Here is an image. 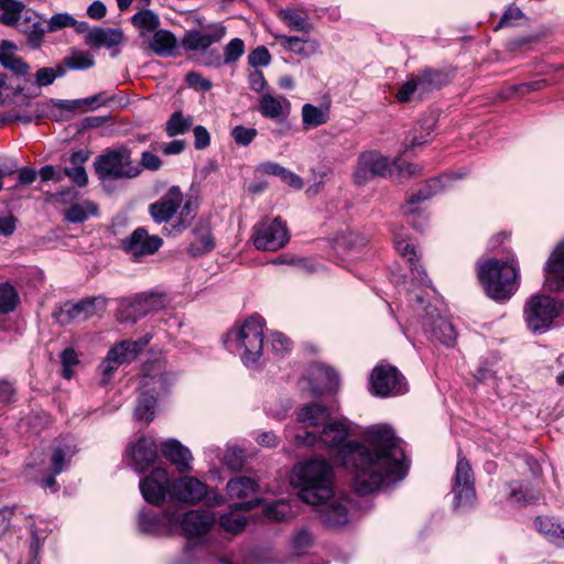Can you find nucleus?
Returning a JSON list of instances; mask_svg holds the SVG:
<instances>
[{"label":"nucleus","mask_w":564,"mask_h":564,"mask_svg":"<svg viewBox=\"0 0 564 564\" xmlns=\"http://www.w3.org/2000/svg\"><path fill=\"white\" fill-rule=\"evenodd\" d=\"M25 10V4L20 0H0V23L14 25Z\"/></svg>","instance_id":"nucleus-40"},{"label":"nucleus","mask_w":564,"mask_h":564,"mask_svg":"<svg viewBox=\"0 0 564 564\" xmlns=\"http://www.w3.org/2000/svg\"><path fill=\"white\" fill-rule=\"evenodd\" d=\"M163 521L171 529L181 525L186 535L199 536L209 531L215 521V516L207 510H192L181 518L176 511L165 510Z\"/></svg>","instance_id":"nucleus-12"},{"label":"nucleus","mask_w":564,"mask_h":564,"mask_svg":"<svg viewBox=\"0 0 564 564\" xmlns=\"http://www.w3.org/2000/svg\"><path fill=\"white\" fill-rule=\"evenodd\" d=\"M273 36L284 50L302 57H310L317 53L319 48L318 42L308 37L288 36L284 34H273Z\"/></svg>","instance_id":"nucleus-26"},{"label":"nucleus","mask_w":564,"mask_h":564,"mask_svg":"<svg viewBox=\"0 0 564 564\" xmlns=\"http://www.w3.org/2000/svg\"><path fill=\"white\" fill-rule=\"evenodd\" d=\"M311 390L315 395L323 394L337 383L336 373L325 366L314 367L311 371Z\"/></svg>","instance_id":"nucleus-30"},{"label":"nucleus","mask_w":564,"mask_h":564,"mask_svg":"<svg viewBox=\"0 0 564 564\" xmlns=\"http://www.w3.org/2000/svg\"><path fill=\"white\" fill-rule=\"evenodd\" d=\"M95 170L101 180L134 178L141 167L131 159V151L126 148L108 150L95 161Z\"/></svg>","instance_id":"nucleus-7"},{"label":"nucleus","mask_w":564,"mask_h":564,"mask_svg":"<svg viewBox=\"0 0 564 564\" xmlns=\"http://www.w3.org/2000/svg\"><path fill=\"white\" fill-rule=\"evenodd\" d=\"M278 17L292 31L310 33L313 30V24L310 22L308 14L304 9H281L278 12Z\"/></svg>","instance_id":"nucleus-29"},{"label":"nucleus","mask_w":564,"mask_h":564,"mask_svg":"<svg viewBox=\"0 0 564 564\" xmlns=\"http://www.w3.org/2000/svg\"><path fill=\"white\" fill-rule=\"evenodd\" d=\"M85 42L87 45L95 48H111L123 42V33L119 29L94 28L87 33Z\"/></svg>","instance_id":"nucleus-25"},{"label":"nucleus","mask_w":564,"mask_h":564,"mask_svg":"<svg viewBox=\"0 0 564 564\" xmlns=\"http://www.w3.org/2000/svg\"><path fill=\"white\" fill-rule=\"evenodd\" d=\"M416 77L421 85V95L440 89L448 83L447 75L438 69L425 68Z\"/></svg>","instance_id":"nucleus-38"},{"label":"nucleus","mask_w":564,"mask_h":564,"mask_svg":"<svg viewBox=\"0 0 564 564\" xmlns=\"http://www.w3.org/2000/svg\"><path fill=\"white\" fill-rule=\"evenodd\" d=\"M534 523L539 532L545 535L551 542H553L554 535L561 525V523L549 517H536Z\"/></svg>","instance_id":"nucleus-58"},{"label":"nucleus","mask_w":564,"mask_h":564,"mask_svg":"<svg viewBox=\"0 0 564 564\" xmlns=\"http://www.w3.org/2000/svg\"><path fill=\"white\" fill-rule=\"evenodd\" d=\"M0 63L17 75H25L29 72V65L11 52L2 50L0 52Z\"/></svg>","instance_id":"nucleus-49"},{"label":"nucleus","mask_w":564,"mask_h":564,"mask_svg":"<svg viewBox=\"0 0 564 564\" xmlns=\"http://www.w3.org/2000/svg\"><path fill=\"white\" fill-rule=\"evenodd\" d=\"M149 213L158 224L167 223L177 215L172 228L175 234H180L192 223L196 204L191 198L184 199L180 187L172 186L160 199L149 206Z\"/></svg>","instance_id":"nucleus-4"},{"label":"nucleus","mask_w":564,"mask_h":564,"mask_svg":"<svg viewBox=\"0 0 564 564\" xmlns=\"http://www.w3.org/2000/svg\"><path fill=\"white\" fill-rule=\"evenodd\" d=\"M68 176L77 186L84 187L88 183V176L84 166L65 167L63 176Z\"/></svg>","instance_id":"nucleus-62"},{"label":"nucleus","mask_w":564,"mask_h":564,"mask_svg":"<svg viewBox=\"0 0 564 564\" xmlns=\"http://www.w3.org/2000/svg\"><path fill=\"white\" fill-rule=\"evenodd\" d=\"M74 453L75 449L69 445H65L64 447H56L54 449L51 458L54 475L61 474L68 467L69 460Z\"/></svg>","instance_id":"nucleus-48"},{"label":"nucleus","mask_w":564,"mask_h":564,"mask_svg":"<svg viewBox=\"0 0 564 564\" xmlns=\"http://www.w3.org/2000/svg\"><path fill=\"white\" fill-rule=\"evenodd\" d=\"M313 544V535L312 533L306 529H300L295 532L292 545L294 551L297 554L305 553Z\"/></svg>","instance_id":"nucleus-57"},{"label":"nucleus","mask_w":564,"mask_h":564,"mask_svg":"<svg viewBox=\"0 0 564 564\" xmlns=\"http://www.w3.org/2000/svg\"><path fill=\"white\" fill-rule=\"evenodd\" d=\"M94 305L93 301H82L79 303H65L54 313V317L61 325L69 324L83 312H88Z\"/></svg>","instance_id":"nucleus-39"},{"label":"nucleus","mask_w":564,"mask_h":564,"mask_svg":"<svg viewBox=\"0 0 564 564\" xmlns=\"http://www.w3.org/2000/svg\"><path fill=\"white\" fill-rule=\"evenodd\" d=\"M20 302L17 289L9 282L0 283V313L13 312Z\"/></svg>","instance_id":"nucleus-45"},{"label":"nucleus","mask_w":564,"mask_h":564,"mask_svg":"<svg viewBox=\"0 0 564 564\" xmlns=\"http://www.w3.org/2000/svg\"><path fill=\"white\" fill-rule=\"evenodd\" d=\"M452 491L455 508L470 507L476 499L474 471L465 457L457 460Z\"/></svg>","instance_id":"nucleus-13"},{"label":"nucleus","mask_w":564,"mask_h":564,"mask_svg":"<svg viewBox=\"0 0 564 564\" xmlns=\"http://www.w3.org/2000/svg\"><path fill=\"white\" fill-rule=\"evenodd\" d=\"M248 61L253 67L267 66L270 64L271 55L267 47L259 46L249 54Z\"/></svg>","instance_id":"nucleus-61"},{"label":"nucleus","mask_w":564,"mask_h":564,"mask_svg":"<svg viewBox=\"0 0 564 564\" xmlns=\"http://www.w3.org/2000/svg\"><path fill=\"white\" fill-rule=\"evenodd\" d=\"M329 419L328 410L319 403H311L302 406L297 412V421L305 426L325 424Z\"/></svg>","instance_id":"nucleus-33"},{"label":"nucleus","mask_w":564,"mask_h":564,"mask_svg":"<svg viewBox=\"0 0 564 564\" xmlns=\"http://www.w3.org/2000/svg\"><path fill=\"white\" fill-rule=\"evenodd\" d=\"M392 172L388 158L378 152H365L359 155L358 165L354 173L355 182L364 184L375 176L386 177Z\"/></svg>","instance_id":"nucleus-17"},{"label":"nucleus","mask_w":564,"mask_h":564,"mask_svg":"<svg viewBox=\"0 0 564 564\" xmlns=\"http://www.w3.org/2000/svg\"><path fill=\"white\" fill-rule=\"evenodd\" d=\"M99 208L97 204L91 200L85 199L73 204L69 208L63 212L65 220L72 224H79L86 221L89 217L97 216Z\"/></svg>","instance_id":"nucleus-32"},{"label":"nucleus","mask_w":564,"mask_h":564,"mask_svg":"<svg viewBox=\"0 0 564 564\" xmlns=\"http://www.w3.org/2000/svg\"><path fill=\"white\" fill-rule=\"evenodd\" d=\"M219 523L227 532L236 534L245 529L247 519L242 514L232 511L223 514L219 518Z\"/></svg>","instance_id":"nucleus-50"},{"label":"nucleus","mask_w":564,"mask_h":564,"mask_svg":"<svg viewBox=\"0 0 564 564\" xmlns=\"http://www.w3.org/2000/svg\"><path fill=\"white\" fill-rule=\"evenodd\" d=\"M544 284L550 290H564V243L557 246L549 258Z\"/></svg>","instance_id":"nucleus-23"},{"label":"nucleus","mask_w":564,"mask_h":564,"mask_svg":"<svg viewBox=\"0 0 564 564\" xmlns=\"http://www.w3.org/2000/svg\"><path fill=\"white\" fill-rule=\"evenodd\" d=\"M370 391L373 395L389 398L403 394L406 381L399 370L391 365H378L370 375Z\"/></svg>","instance_id":"nucleus-10"},{"label":"nucleus","mask_w":564,"mask_h":564,"mask_svg":"<svg viewBox=\"0 0 564 564\" xmlns=\"http://www.w3.org/2000/svg\"><path fill=\"white\" fill-rule=\"evenodd\" d=\"M510 496L514 501L528 505L539 499L540 491L532 486L524 485L519 481H512L510 484Z\"/></svg>","instance_id":"nucleus-46"},{"label":"nucleus","mask_w":564,"mask_h":564,"mask_svg":"<svg viewBox=\"0 0 564 564\" xmlns=\"http://www.w3.org/2000/svg\"><path fill=\"white\" fill-rule=\"evenodd\" d=\"M258 109L264 118L278 120L289 113L290 102L283 96L263 94L259 100Z\"/></svg>","instance_id":"nucleus-28"},{"label":"nucleus","mask_w":564,"mask_h":564,"mask_svg":"<svg viewBox=\"0 0 564 564\" xmlns=\"http://www.w3.org/2000/svg\"><path fill=\"white\" fill-rule=\"evenodd\" d=\"M149 46L156 55L169 56L173 54L176 47V37L167 30L158 29L153 32Z\"/></svg>","instance_id":"nucleus-36"},{"label":"nucleus","mask_w":564,"mask_h":564,"mask_svg":"<svg viewBox=\"0 0 564 564\" xmlns=\"http://www.w3.org/2000/svg\"><path fill=\"white\" fill-rule=\"evenodd\" d=\"M76 25V19L70 14L63 12L53 14L47 21V32H57L64 28H70Z\"/></svg>","instance_id":"nucleus-55"},{"label":"nucleus","mask_w":564,"mask_h":564,"mask_svg":"<svg viewBox=\"0 0 564 564\" xmlns=\"http://www.w3.org/2000/svg\"><path fill=\"white\" fill-rule=\"evenodd\" d=\"M263 512L268 519L275 521L288 520L294 514L291 505L285 500H276L267 505Z\"/></svg>","instance_id":"nucleus-47"},{"label":"nucleus","mask_w":564,"mask_h":564,"mask_svg":"<svg viewBox=\"0 0 564 564\" xmlns=\"http://www.w3.org/2000/svg\"><path fill=\"white\" fill-rule=\"evenodd\" d=\"M226 490L230 499H248L235 505L238 510H250L260 502L259 499L251 498L259 490V485L253 478L239 476L230 479L226 486Z\"/></svg>","instance_id":"nucleus-19"},{"label":"nucleus","mask_w":564,"mask_h":564,"mask_svg":"<svg viewBox=\"0 0 564 564\" xmlns=\"http://www.w3.org/2000/svg\"><path fill=\"white\" fill-rule=\"evenodd\" d=\"M562 307V303L550 295H532L523 311L527 327L534 334L546 333L560 316Z\"/></svg>","instance_id":"nucleus-6"},{"label":"nucleus","mask_w":564,"mask_h":564,"mask_svg":"<svg viewBox=\"0 0 564 564\" xmlns=\"http://www.w3.org/2000/svg\"><path fill=\"white\" fill-rule=\"evenodd\" d=\"M207 494L206 485L196 477L185 476L173 481L171 500L188 505L198 503Z\"/></svg>","instance_id":"nucleus-20"},{"label":"nucleus","mask_w":564,"mask_h":564,"mask_svg":"<svg viewBox=\"0 0 564 564\" xmlns=\"http://www.w3.org/2000/svg\"><path fill=\"white\" fill-rule=\"evenodd\" d=\"M434 123L432 120H425L415 127L405 138V145L408 149H413L423 145L430 141Z\"/></svg>","instance_id":"nucleus-44"},{"label":"nucleus","mask_w":564,"mask_h":564,"mask_svg":"<svg viewBox=\"0 0 564 564\" xmlns=\"http://www.w3.org/2000/svg\"><path fill=\"white\" fill-rule=\"evenodd\" d=\"M415 94H417L419 98L424 96L421 95V85L417 80V77H411L402 84L395 97L400 102H408L412 99V97H414Z\"/></svg>","instance_id":"nucleus-52"},{"label":"nucleus","mask_w":564,"mask_h":564,"mask_svg":"<svg viewBox=\"0 0 564 564\" xmlns=\"http://www.w3.org/2000/svg\"><path fill=\"white\" fill-rule=\"evenodd\" d=\"M252 239L258 250L275 251L286 245L289 232L279 218L263 219L253 227Z\"/></svg>","instance_id":"nucleus-11"},{"label":"nucleus","mask_w":564,"mask_h":564,"mask_svg":"<svg viewBox=\"0 0 564 564\" xmlns=\"http://www.w3.org/2000/svg\"><path fill=\"white\" fill-rule=\"evenodd\" d=\"M162 243L163 240L159 236L149 235L140 227L121 241V247L133 260L140 261L143 257L154 254Z\"/></svg>","instance_id":"nucleus-16"},{"label":"nucleus","mask_w":564,"mask_h":564,"mask_svg":"<svg viewBox=\"0 0 564 564\" xmlns=\"http://www.w3.org/2000/svg\"><path fill=\"white\" fill-rule=\"evenodd\" d=\"M161 452L181 474L187 473L192 469V454L189 449L183 446L178 441L174 438L167 440L161 445Z\"/></svg>","instance_id":"nucleus-24"},{"label":"nucleus","mask_w":564,"mask_h":564,"mask_svg":"<svg viewBox=\"0 0 564 564\" xmlns=\"http://www.w3.org/2000/svg\"><path fill=\"white\" fill-rule=\"evenodd\" d=\"M214 248V239L209 231H204L200 235L196 236L195 241H193L188 248V252L192 256H199L205 252L210 251Z\"/></svg>","instance_id":"nucleus-54"},{"label":"nucleus","mask_w":564,"mask_h":564,"mask_svg":"<svg viewBox=\"0 0 564 564\" xmlns=\"http://www.w3.org/2000/svg\"><path fill=\"white\" fill-rule=\"evenodd\" d=\"M245 52V44L243 41L236 37L232 39L226 46H225V58L224 62L226 64L234 63L238 61Z\"/></svg>","instance_id":"nucleus-59"},{"label":"nucleus","mask_w":564,"mask_h":564,"mask_svg":"<svg viewBox=\"0 0 564 564\" xmlns=\"http://www.w3.org/2000/svg\"><path fill=\"white\" fill-rule=\"evenodd\" d=\"M329 120L328 110L319 108L311 104L302 107V121L305 130L316 128Z\"/></svg>","instance_id":"nucleus-41"},{"label":"nucleus","mask_w":564,"mask_h":564,"mask_svg":"<svg viewBox=\"0 0 564 564\" xmlns=\"http://www.w3.org/2000/svg\"><path fill=\"white\" fill-rule=\"evenodd\" d=\"M395 248L401 257H403L411 268L414 278L424 286H430L431 280L427 278L425 270L419 263L415 248L412 243L404 239L395 238Z\"/></svg>","instance_id":"nucleus-27"},{"label":"nucleus","mask_w":564,"mask_h":564,"mask_svg":"<svg viewBox=\"0 0 564 564\" xmlns=\"http://www.w3.org/2000/svg\"><path fill=\"white\" fill-rule=\"evenodd\" d=\"M58 64L64 68L65 76L68 70H85L91 68L95 65V58L87 51L72 50Z\"/></svg>","instance_id":"nucleus-34"},{"label":"nucleus","mask_w":564,"mask_h":564,"mask_svg":"<svg viewBox=\"0 0 564 564\" xmlns=\"http://www.w3.org/2000/svg\"><path fill=\"white\" fill-rule=\"evenodd\" d=\"M151 338L150 334H145L137 340H122L115 344L100 365L102 382L107 383L121 365L132 362Z\"/></svg>","instance_id":"nucleus-8"},{"label":"nucleus","mask_w":564,"mask_h":564,"mask_svg":"<svg viewBox=\"0 0 564 564\" xmlns=\"http://www.w3.org/2000/svg\"><path fill=\"white\" fill-rule=\"evenodd\" d=\"M226 32V26L221 23L208 24L205 31H186L181 40V45L186 51H206L214 43L221 41Z\"/></svg>","instance_id":"nucleus-18"},{"label":"nucleus","mask_w":564,"mask_h":564,"mask_svg":"<svg viewBox=\"0 0 564 564\" xmlns=\"http://www.w3.org/2000/svg\"><path fill=\"white\" fill-rule=\"evenodd\" d=\"M292 484L299 489L302 501L318 508V516L326 525L337 528L348 522V500L335 495L332 468L324 458L296 465Z\"/></svg>","instance_id":"nucleus-2"},{"label":"nucleus","mask_w":564,"mask_h":564,"mask_svg":"<svg viewBox=\"0 0 564 564\" xmlns=\"http://www.w3.org/2000/svg\"><path fill=\"white\" fill-rule=\"evenodd\" d=\"M227 339L235 343L241 360L247 367L256 366L263 350L262 317L250 316L239 329L228 333Z\"/></svg>","instance_id":"nucleus-5"},{"label":"nucleus","mask_w":564,"mask_h":564,"mask_svg":"<svg viewBox=\"0 0 564 564\" xmlns=\"http://www.w3.org/2000/svg\"><path fill=\"white\" fill-rule=\"evenodd\" d=\"M194 132V145L197 150L206 149L210 143V135L203 126H196Z\"/></svg>","instance_id":"nucleus-64"},{"label":"nucleus","mask_w":564,"mask_h":564,"mask_svg":"<svg viewBox=\"0 0 564 564\" xmlns=\"http://www.w3.org/2000/svg\"><path fill=\"white\" fill-rule=\"evenodd\" d=\"M524 17L523 12L514 6H509L507 10L503 12L500 21L498 22L495 30H499L506 26H512L514 21L520 20Z\"/></svg>","instance_id":"nucleus-60"},{"label":"nucleus","mask_w":564,"mask_h":564,"mask_svg":"<svg viewBox=\"0 0 564 564\" xmlns=\"http://www.w3.org/2000/svg\"><path fill=\"white\" fill-rule=\"evenodd\" d=\"M478 278L486 294L495 301H506L518 289V268L511 262L496 259L478 265Z\"/></svg>","instance_id":"nucleus-3"},{"label":"nucleus","mask_w":564,"mask_h":564,"mask_svg":"<svg viewBox=\"0 0 564 564\" xmlns=\"http://www.w3.org/2000/svg\"><path fill=\"white\" fill-rule=\"evenodd\" d=\"M186 82L189 87H193L195 89H199L203 91H207L212 88V83L207 78H204L200 74H198L196 72H189L186 75Z\"/></svg>","instance_id":"nucleus-63"},{"label":"nucleus","mask_w":564,"mask_h":564,"mask_svg":"<svg viewBox=\"0 0 564 564\" xmlns=\"http://www.w3.org/2000/svg\"><path fill=\"white\" fill-rule=\"evenodd\" d=\"M194 123L191 116H184L181 111H174L165 123V132L169 137H175L187 132Z\"/></svg>","instance_id":"nucleus-43"},{"label":"nucleus","mask_w":564,"mask_h":564,"mask_svg":"<svg viewBox=\"0 0 564 564\" xmlns=\"http://www.w3.org/2000/svg\"><path fill=\"white\" fill-rule=\"evenodd\" d=\"M11 28H14L21 33L25 34L28 44L33 48H39L42 45L44 35L46 33L41 18L31 10H25L22 13V18L17 20V23L11 25Z\"/></svg>","instance_id":"nucleus-21"},{"label":"nucleus","mask_w":564,"mask_h":564,"mask_svg":"<svg viewBox=\"0 0 564 564\" xmlns=\"http://www.w3.org/2000/svg\"><path fill=\"white\" fill-rule=\"evenodd\" d=\"M130 21L140 31L142 36L155 32L161 23L158 13L148 9V7H142L141 10L131 17Z\"/></svg>","instance_id":"nucleus-37"},{"label":"nucleus","mask_w":564,"mask_h":564,"mask_svg":"<svg viewBox=\"0 0 564 564\" xmlns=\"http://www.w3.org/2000/svg\"><path fill=\"white\" fill-rule=\"evenodd\" d=\"M165 378L163 376H149L145 375L141 380L142 392L138 399V404L134 410V417L140 421L150 423L154 417V410L156 406V392L158 388H163Z\"/></svg>","instance_id":"nucleus-15"},{"label":"nucleus","mask_w":564,"mask_h":564,"mask_svg":"<svg viewBox=\"0 0 564 564\" xmlns=\"http://www.w3.org/2000/svg\"><path fill=\"white\" fill-rule=\"evenodd\" d=\"M129 452L133 469L143 473L155 462L158 446L152 437H141L130 447Z\"/></svg>","instance_id":"nucleus-22"},{"label":"nucleus","mask_w":564,"mask_h":564,"mask_svg":"<svg viewBox=\"0 0 564 564\" xmlns=\"http://www.w3.org/2000/svg\"><path fill=\"white\" fill-rule=\"evenodd\" d=\"M344 422L328 423L319 435L306 432L297 434L295 442L305 446L316 443L336 453L337 459L354 474V488L360 495L378 490L387 481L401 480L406 464L400 440L384 424L372 425L364 434V443L348 441Z\"/></svg>","instance_id":"nucleus-1"},{"label":"nucleus","mask_w":564,"mask_h":564,"mask_svg":"<svg viewBox=\"0 0 564 564\" xmlns=\"http://www.w3.org/2000/svg\"><path fill=\"white\" fill-rule=\"evenodd\" d=\"M258 131L254 128H247L245 126H236L231 130V137L238 145L247 147L257 137Z\"/></svg>","instance_id":"nucleus-56"},{"label":"nucleus","mask_w":564,"mask_h":564,"mask_svg":"<svg viewBox=\"0 0 564 564\" xmlns=\"http://www.w3.org/2000/svg\"><path fill=\"white\" fill-rule=\"evenodd\" d=\"M165 302L162 295L150 293L142 294L134 299L130 303V308L132 311L133 318H138L147 315L148 313L159 311L163 308Z\"/></svg>","instance_id":"nucleus-31"},{"label":"nucleus","mask_w":564,"mask_h":564,"mask_svg":"<svg viewBox=\"0 0 564 564\" xmlns=\"http://www.w3.org/2000/svg\"><path fill=\"white\" fill-rule=\"evenodd\" d=\"M110 99L105 93H100L87 98L74 99V100H62L59 107L64 110H79L85 108L96 109L102 105H106Z\"/></svg>","instance_id":"nucleus-42"},{"label":"nucleus","mask_w":564,"mask_h":564,"mask_svg":"<svg viewBox=\"0 0 564 564\" xmlns=\"http://www.w3.org/2000/svg\"><path fill=\"white\" fill-rule=\"evenodd\" d=\"M172 485L166 469L156 467L140 481V490L148 502L160 505L167 496L171 499Z\"/></svg>","instance_id":"nucleus-14"},{"label":"nucleus","mask_w":564,"mask_h":564,"mask_svg":"<svg viewBox=\"0 0 564 564\" xmlns=\"http://www.w3.org/2000/svg\"><path fill=\"white\" fill-rule=\"evenodd\" d=\"M64 76V68L57 64L55 67H43L35 73V84L39 87L52 85L58 77Z\"/></svg>","instance_id":"nucleus-51"},{"label":"nucleus","mask_w":564,"mask_h":564,"mask_svg":"<svg viewBox=\"0 0 564 564\" xmlns=\"http://www.w3.org/2000/svg\"><path fill=\"white\" fill-rule=\"evenodd\" d=\"M246 455L238 446H228L224 455V464L231 470H240L243 467Z\"/></svg>","instance_id":"nucleus-53"},{"label":"nucleus","mask_w":564,"mask_h":564,"mask_svg":"<svg viewBox=\"0 0 564 564\" xmlns=\"http://www.w3.org/2000/svg\"><path fill=\"white\" fill-rule=\"evenodd\" d=\"M415 301L420 308L423 310L422 325L424 332L429 334L432 340L440 341L445 346H452L456 339V332L452 323L442 316L437 308L431 304L424 306V299L421 294H415Z\"/></svg>","instance_id":"nucleus-9"},{"label":"nucleus","mask_w":564,"mask_h":564,"mask_svg":"<svg viewBox=\"0 0 564 564\" xmlns=\"http://www.w3.org/2000/svg\"><path fill=\"white\" fill-rule=\"evenodd\" d=\"M448 180V175L431 178L426 182L423 188L419 189L416 194L410 196V198L408 199L409 209L405 210L409 218L414 214V210L411 208V206H413L416 203H420L421 200L427 199L434 194L438 193L446 185V182Z\"/></svg>","instance_id":"nucleus-35"}]
</instances>
